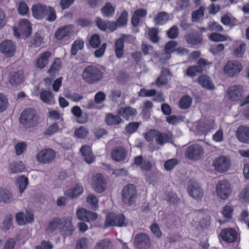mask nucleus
Masks as SVG:
<instances>
[{"label":"nucleus","instance_id":"obj_1","mask_svg":"<svg viewBox=\"0 0 249 249\" xmlns=\"http://www.w3.org/2000/svg\"><path fill=\"white\" fill-rule=\"evenodd\" d=\"M82 76L86 83L95 84L103 79L104 72L98 67L95 65H89L84 68Z\"/></svg>","mask_w":249,"mask_h":249},{"label":"nucleus","instance_id":"obj_2","mask_svg":"<svg viewBox=\"0 0 249 249\" xmlns=\"http://www.w3.org/2000/svg\"><path fill=\"white\" fill-rule=\"evenodd\" d=\"M20 122L27 128L36 126L37 116L35 109L28 108L24 110L20 117Z\"/></svg>","mask_w":249,"mask_h":249},{"label":"nucleus","instance_id":"obj_3","mask_svg":"<svg viewBox=\"0 0 249 249\" xmlns=\"http://www.w3.org/2000/svg\"><path fill=\"white\" fill-rule=\"evenodd\" d=\"M242 64L236 60L228 61L223 67V73L228 77L233 78L237 76L242 71Z\"/></svg>","mask_w":249,"mask_h":249},{"label":"nucleus","instance_id":"obj_4","mask_svg":"<svg viewBox=\"0 0 249 249\" xmlns=\"http://www.w3.org/2000/svg\"><path fill=\"white\" fill-rule=\"evenodd\" d=\"M122 196L124 204L132 205L137 197V190L134 185L129 184L125 186L123 190Z\"/></svg>","mask_w":249,"mask_h":249},{"label":"nucleus","instance_id":"obj_5","mask_svg":"<svg viewBox=\"0 0 249 249\" xmlns=\"http://www.w3.org/2000/svg\"><path fill=\"white\" fill-rule=\"evenodd\" d=\"M204 154L202 147L198 144H193L187 147L185 151V156L188 159L197 160L201 158Z\"/></svg>","mask_w":249,"mask_h":249},{"label":"nucleus","instance_id":"obj_6","mask_svg":"<svg viewBox=\"0 0 249 249\" xmlns=\"http://www.w3.org/2000/svg\"><path fill=\"white\" fill-rule=\"evenodd\" d=\"M216 191L217 195L221 199H227L231 192L230 183L227 180L219 181L216 186Z\"/></svg>","mask_w":249,"mask_h":249},{"label":"nucleus","instance_id":"obj_7","mask_svg":"<svg viewBox=\"0 0 249 249\" xmlns=\"http://www.w3.org/2000/svg\"><path fill=\"white\" fill-rule=\"evenodd\" d=\"M125 217L123 214H116L114 213H109L106 217L105 225L108 226L122 227L125 225Z\"/></svg>","mask_w":249,"mask_h":249},{"label":"nucleus","instance_id":"obj_8","mask_svg":"<svg viewBox=\"0 0 249 249\" xmlns=\"http://www.w3.org/2000/svg\"><path fill=\"white\" fill-rule=\"evenodd\" d=\"M227 94L229 99L234 102L242 100L244 97L243 90L240 85H233L227 89Z\"/></svg>","mask_w":249,"mask_h":249},{"label":"nucleus","instance_id":"obj_9","mask_svg":"<svg viewBox=\"0 0 249 249\" xmlns=\"http://www.w3.org/2000/svg\"><path fill=\"white\" fill-rule=\"evenodd\" d=\"M230 165V160L224 156L216 158L213 163V166L215 170L219 173H224L227 171Z\"/></svg>","mask_w":249,"mask_h":249},{"label":"nucleus","instance_id":"obj_10","mask_svg":"<svg viewBox=\"0 0 249 249\" xmlns=\"http://www.w3.org/2000/svg\"><path fill=\"white\" fill-rule=\"evenodd\" d=\"M16 52V46L11 40H5L0 44V53L6 57L13 56Z\"/></svg>","mask_w":249,"mask_h":249},{"label":"nucleus","instance_id":"obj_11","mask_svg":"<svg viewBox=\"0 0 249 249\" xmlns=\"http://www.w3.org/2000/svg\"><path fill=\"white\" fill-rule=\"evenodd\" d=\"M55 157V152L51 148L42 150L36 156L37 160L42 164H47L52 162Z\"/></svg>","mask_w":249,"mask_h":249},{"label":"nucleus","instance_id":"obj_12","mask_svg":"<svg viewBox=\"0 0 249 249\" xmlns=\"http://www.w3.org/2000/svg\"><path fill=\"white\" fill-rule=\"evenodd\" d=\"M187 191L189 195L196 200L201 199L204 196L203 190L196 182H191Z\"/></svg>","mask_w":249,"mask_h":249},{"label":"nucleus","instance_id":"obj_13","mask_svg":"<svg viewBox=\"0 0 249 249\" xmlns=\"http://www.w3.org/2000/svg\"><path fill=\"white\" fill-rule=\"evenodd\" d=\"M134 243L135 246L140 249L149 247L151 244L148 236L144 232L137 234L134 240Z\"/></svg>","mask_w":249,"mask_h":249},{"label":"nucleus","instance_id":"obj_14","mask_svg":"<svg viewBox=\"0 0 249 249\" xmlns=\"http://www.w3.org/2000/svg\"><path fill=\"white\" fill-rule=\"evenodd\" d=\"M18 31L19 33H18L16 30L14 31L15 36L17 37L20 36V33L26 37H28L31 35V27L27 19H22L19 21Z\"/></svg>","mask_w":249,"mask_h":249},{"label":"nucleus","instance_id":"obj_15","mask_svg":"<svg viewBox=\"0 0 249 249\" xmlns=\"http://www.w3.org/2000/svg\"><path fill=\"white\" fill-rule=\"evenodd\" d=\"M47 8L46 5L38 3L33 5L31 10L33 17L37 19H41L47 15Z\"/></svg>","mask_w":249,"mask_h":249},{"label":"nucleus","instance_id":"obj_16","mask_svg":"<svg viewBox=\"0 0 249 249\" xmlns=\"http://www.w3.org/2000/svg\"><path fill=\"white\" fill-rule=\"evenodd\" d=\"M62 225H61L60 232L64 236H70L74 231V228L71 223V217H65L62 218Z\"/></svg>","mask_w":249,"mask_h":249},{"label":"nucleus","instance_id":"obj_17","mask_svg":"<svg viewBox=\"0 0 249 249\" xmlns=\"http://www.w3.org/2000/svg\"><path fill=\"white\" fill-rule=\"evenodd\" d=\"M127 152L125 149L122 146L115 147L111 152L112 159L117 162L124 160L126 156Z\"/></svg>","mask_w":249,"mask_h":249},{"label":"nucleus","instance_id":"obj_18","mask_svg":"<svg viewBox=\"0 0 249 249\" xmlns=\"http://www.w3.org/2000/svg\"><path fill=\"white\" fill-rule=\"evenodd\" d=\"M221 238L224 241L231 243L234 242L237 238L236 231L232 229H227L222 230L220 233Z\"/></svg>","mask_w":249,"mask_h":249},{"label":"nucleus","instance_id":"obj_19","mask_svg":"<svg viewBox=\"0 0 249 249\" xmlns=\"http://www.w3.org/2000/svg\"><path fill=\"white\" fill-rule=\"evenodd\" d=\"M71 111L77 118V122L80 124H84L88 121V115L86 113L82 112L81 108L78 106H74Z\"/></svg>","mask_w":249,"mask_h":249},{"label":"nucleus","instance_id":"obj_20","mask_svg":"<svg viewBox=\"0 0 249 249\" xmlns=\"http://www.w3.org/2000/svg\"><path fill=\"white\" fill-rule=\"evenodd\" d=\"M238 140L243 142H249V127L245 126H240L236 132Z\"/></svg>","mask_w":249,"mask_h":249},{"label":"nucleus","instance_id":"obj_21","mask_svg":"<svg viewBox=\"0 0 249 249\" xmlns=\"http://www.w3.org/2000/svg\"><path fill=\"white\" fill-rule=\"evenodd\" d=\"M93 187L94 190L98 193H102L105 188V180L100 174L93 177Z\"/></svg>","mask_w":249,"mask_h":249},{"label":"nucleus","instance_id":"obj_22","mask_svg":"<svg viewBox=\"0 0 249 249\" xmlns=\"http://www.w3.org/2000/svg\"><path fill=\"white\" fill-rule=\"evenodd\" d=\"M184 38L188 43L193 45L199 44L202 40L200 34L197 31H194L187 34Z\"/></svg>","mask_w":249,"mask_h":249},{"label":"nucleus","instance_id":"obj_23","mask_svg":"<svg viewBox=\"0 0 249 249\" xmlns=\"http://www.w3.org/2000/svg\"><path fill=\"white\" fill-rule=\"evenodd\" d=\"M73 32V26L68 25L58 28L55 33V36L58 39H61L63 37L69 36Z\"/></svg>","mask_w":249,"mask_h":249},{"label":"nucleus","instance_id":"obj_24","mask_svg":"<svg viewBox=\"0 0 249 249\" xmlns=\"http://www.w3.org/2000/svg\"><path fill=\"white\" fill-rule=\"evenodd\" d=\"M83 192V187L79 183L75 185L74 188L67 190L65 192V195L71 199L80 196Z\"/></svg>","mask_w":249,"mask_h":249},{"label":"nucleus","instance_id":"obj_25","mask_svg":"<svg viewBox=\"0 0 249 249\" xmlns=\"http://www.w3.org/2000/svg\"><path fill=\"white\" fill-rule=\"evenodd\" d=\"M197 81L198 83L203 88H206L209 90L213 89L215 88L212 80L206 75L202 74L200 75L197 78Z\"/></svg>","mask_w":249,"mask_h":249},{"label":"nucleus","instance_id":"obj_26","mask_svg":"<svg viewBox=\"0 0 249 249\" xmlns=\"http://www.w3.org/2000/svg\"><path fill=\"white\" fill-rule=\"evenodd\" d=\"M51 53L49 51H46L41 54L40 57L36 62V66L39 69L44 68L49 62V58L51 57Z\"/></svg>","mask_w":249,"mask_h":249},{"label":"nucleus","instance_id":"obj_27","mask_svg":"<svg viewBox=\"0 0 249 249\" xmlns=\"http://www.w3.org/2000/svg\"><path fill=\"white\" fill-rule=\"evenodd\" d=\"M80 151L82 156L85 158L84 160L86 162L90 164L93 161L94 157L89 146L86 145L83 146L80 149Z\"/></svg>","mask_w":249,"mask_h":249},{"label":"nucleus","instance_id":"obj_28","mask_svg":"<svg viewBox=\"0 0 249 249\" xmlns=\"http://www.w3.org/2000/svg\"><path fill=\"white\" fill-rule=\"evenodd\" d=\"M62 222V218H55L53 219L49 222L47 230L51 233H53L58 230L60 231Z\"/></svg>","mask_w":249,"mask_h":249},{"label":"nucleus","instance_id":"obj_29","mask_svg":"<svg viewBox=\"0 0 249 249\" xmlns=\"http://www.w3.org/2000/svg\"><path fill=\"white\" fill-rule=\"evenodd\" d=\"M171 135L166 133H162L159 131H157L156 137V143L160 146L163 145L164 144L170 142Z\"/></svg>","mask_w":249,"mask_h":249},{"label":"nucleus","instance_id":"obj_30","mask_svg":"<svg viewBox=\"0 0 249 249\" xmlns=\"http://www.w3.org/2000/svg\"><path fill=\"white\" fill-rule=\"evenodd\" d=\"M169 19L168 14L165 12H161L158 13L154 18V21L157 25H163Z\"/></svg>","mask_w":249,"mask_h":249},{"label":"nucleus","instance_id":"obj_31","mask_svg":"<svg viewBox=\"0 0 249 249\" xmlns=\"http://www.w3.org/2000/svg\"><path fill=\"white\" fill-rule=\"evenodd\" d=\"M23 72L18 71L12 74L10 78V83L13 86L20 85L23 80Z\"/></svg>","mask_w":249,"mask_h":249},{"label":"nucleus","instance_id":"obj_32","mask_svg":"<svg viewBox=\"0 0 249 249\" xmlns=\"http://www.w3.org/2000/svg\"><path fill=\"white\" fill-rule=\"evenodd\" d=\"M105 121L108 125H117L119 124L122 119L119 116L114 115L112 113H107L106 115Z\"/></svg>","mask_w":249,"mask_h":249},{"label":"nucleus","instance_id":"obj_33","mask_svg":"<svg viewBox=\"0 0 249 249\" xmlns=\"http://www.w3.org/2000/svg\"><path fill=\"white\" fill-rule=\"evenodd\" d=\"M118 114L126 120H128L129 116L135 115L137 111L136 109L131 107H126L124 108H121L118 111Z\"/></svg>","mask_w":249,"mask_h":249},{"label":"nucleus","instance_id":"obj_34","mask_svg":"<svg viewBox=\"0 0 249 249\" xmlns=\"http://www.w3.org/2000/svg\"><path fill=\"white\" fill-rule=\"evenodd\" d=\"M13 200L12 195L7 190L0 189V201L5 203H10Z\"/></svg>","mask_w":249,"mask_h":249},{"label":"nucleus","instance_id":"obj_35","mask_svg":"<svg viewBox=\"0 0 249 249\" xmlns=\"http://www.w3.org/2000/svg\"><path fill=\"white\" fill-rule=\"evenodd\" d=\"M124 41L122 38L118 39L115 44V52L116 57H122L124 53Z\"/></svg>","mask_w":249,"mask_h":249},{"label":"nucleus","instance_id":"obj_36","mask_svg":"<svg viewBox=\"0 0 249 249\" xmlns=\"http://www.w3.org/2000/svg\"><path fill=\"white\" fill-rule=\"evenodd\" d=\"M25 168L24 165L22 161H15L10 165V171L14 174L21 172Z\"/></svg>","mask_w":249,"mask_h":249},{"label":"nucleus","instance_id":"obj_37","mask_svg":"<svg viewBox=\"0 0 249 249\" xmlns=\"http://www.w3.org/2000/svg\"><path fill=\"white\" fill-rule=\"evenodd\" d=\"M16 184L20 193H22L28 184V179L24 176H20L16 179Z\"/></svg>","mask_w":249,"mask_h":249},{"label":"nucleus","instance_id":"obj_38","mask_svg":"<svg viewBox=\"0 0 249 249\" xmlns=\"http://www.w3.org/2000/svg\"><path fill=\"white\" fill-rule=\"evenodd\" d=\"M113 245L112 242L107 239L100 240L97 243L94 249H112Z\"/></svg>","mask_w":249,"mask_h":249},{"label":"nucleus","instance_id":"obj_39","mask_svg":"<svg viewBox=\"0 0 249 249\" xmlns=\"http://www.w3.org/2000/svg\"><path fill=\"white\" fill-rule=\"evenodd\" d=\"M84 45V41L82 39L76 40L72 44L71 48V54L72 55H76L78 51L83 49Z\"/></svg>","mask_w":249,"mask_h":249},{"label":"nucleus","instance_id":"obj_40","mask_svg":"<svg viewBox=\"0 0 249 249\" xmlns=\"http://www.w3.org/2000/svg\"><path fill=\"white\" fill-rule=\"evenodd\" d=\"M40 97L44 103L51 104L53 102V95L50 91L43 90L40 93Z\"/></svg>","mask_w":249,"mask_h":249},{"label":"nucleus","instance_id":"obj_41","mask_svg":"<svg viewBox=\"0 0 249 249\" xmlns=\"http://www.w3.org/2000/svg\"><path fill=\"white\" fill-rule=\"evenodd\" d=\"M192 101V98L189 95L181 97L179 101V107L181 109H186L190 107Z\"/></svg>","mask_w":249,"mask_h":249},{"label":"nucleus","instance_id":"obj_42","mask_svg":"<svg viewBox=\"0 0 249 249\" xmlns=\"http://www.w3.org/2000/svg\"><path fill=\"white\" fill-rule=\"evenodd\" d=\"M101 11L105 17H108L113 15L115 8L110 2H107L102 8Z\"/></svg>","mask_w":249,"mask_h":249},{"label":"nucleus","instance_id":"obj_43","mask_svg":"<svg viewBox=\"0 0 249 249\" xmlns=\"http://www.w3.org/2000/svg\"><path fill=\"white\" fill-rule=\"evenodd\" d=\"M205 9V7L201 6L198 10L193 11L192 13V21H198L201 17H203Z\"/></svg>","mask_w":249,"mask_h":249},{"label":"nucleus","instance_id":"obj_44","mask_svg":"<svg viewBox=\"0 0 249 249\" xmlns=\"http://www.w3.org/2000/svg\"><path fill=\"white\" fill-rule=\"evenodd\" d=\"M158 33L159 29L157 28H152L149 30V37L153 43H158L160 40V37L158 36Z\"/></svg>","mask_w":249,"mask_h":249},{"label":"nucleus","instance_id":"obj_45","mask_svg":"<svg viewBox=\"0 0 249 249\" xmlns=\"http://www.w3.org/2000/svg\"><path fill=\"white\" fill-rule=\"evenodd\" d=\"M88 133V129L83 126L76 129L74 132L75 136L79 138H84L87 136Z\"/></svg>","mask_w":249,"mask_h":249},{"label":"nucleus","instance_id":"obj_46","mask_svg":"<svg viewBox=\"0 0 249 249\" xmlns=\"http://www.w3.org/2000/svg\"><path fill=\"white\" fill-rule=\"evenodd\" d=\"M177 45V42L176 41L172 40L169 41L166 44L164 50L166 53L170 54L171 53L174 52L176 51L175 48Z\"/></svg>","mask_w":249,"mask_h":249},{"label":"nucleus","instance_id":"obj_47","mask_svg":"<svg viewBox=\"0 0 249 249\" xmlns=\"http://www.w3.org/2000/svg\"><path fill=\"white\" fill-rule=\"evenodd\" d=\"M100 38L97 34H94L91 36L89 40V44L93 48H97L100 45Z\"/></svg>","mask_w":249,"mask_h":249},{"label":"nucleus","instance_id":"obj_48","mask_svg":"<svg viewBox=\"0 0 249 249\" xmlns=\"http://www.w3.org/2000/svg\"><path fill=\"white\" fill-rule=\"evenodd\" d=\"M87 201L92 208L96 209L98 207V200L95 196L92 194L89 195L87 198Z\"/></svg>","mask_w":249,"mask_h":249},{"label":"nucleus","instance_id":"obj_49","mask_svg":"<svg viewBox=\"0 0 249 249\" xmlns=\"http://www.w3.org/2000/svg\"><path fill=\"white\" fill-rule=\"evenodd\" d=\"M46 20L49 22L54 21L56 18V14L54 9L51 6H48L47 8V15Z\"/></svg>","mask_w":249,"mask_h":249},{"label":"nucleus","instance_id":"obj_50","mask_svg":"<svg viewBox=\"0 0 249 249\" xmlns=\"http://www.w3.org/2000/svg\"><path fill=\"white\" fill-rule=\"evenodd\" d=\"M61 61L59 58L55 59L53 64L51 66L50 69L48 70V73L52 74L58 71L61 68Z\"/></svg>","mask_w":249,"mask_h":249},{"label":"nucleus","instance_id":"obj_51","mask_svg":"<svg viewBox=\"0 0 249 249\" xmlns=\"http://www.w3.org/2000/svg\"><path fill=\"white\" fill-rule=\"evenodd\" d=\"M139 125L138 122L130 123L125 126V130L128 133L132 134L137 130Z\"/></svg>","mask_w":249,"mask_h":249},{"label":"nucleus","instance_id":"obj_52","mask_svg":"<svg viewBox=\"0 0 249 249\" xmlns=\"http://www.w3.org/2000/svg\"><path fill=\"white\" fill-rule=\"evenodd\" d=\"M156 90L155 89L148 90L143 88L139 92V96L141 97L153 96L156 94Z\"/></svg>","mask_w":249,"mask_h":249},{"label":"nucleus","instance_id":"obj_53","mask_svg":"<svg viewBox=\"0 0 249 249\" xmlns=\"http://www.w3.org/2000/svg\"><path fill=\"white\" fill-rule=\"evenodd\" d=\"M209 39L213 41H223L227 40V37L221 34L213 33L209 36Z\"/></svg>","mask_w":249,"mask_h":249},{"label":"nucleus","instance_id":"obj_54","mask_svg":"<svg viewBox=\"0 0 249 249\" xmlns=\"http://www.w3.org/2000/svg\"><path fill=\"white\" fill-rule=\"evenodd\" d=\"M179 33L177 26L174 25L167 32L168 37L171 39L176 38L178 36Z\"/></svg>","mask_w":249,"mask_h":249},{"label":"nucleus","instance_id":"obj_55","mask_svg":"<svg viewBox=\"0 0 249 249\" xmlns=\"http://www.w3.org/2000/svg\"><path fill=\"white\" fill-rule=\"evenodd\" d=\"M128 13L126 11H124L119 19L117 21L118 25L120 27L123 26L126 24L127 21Z\"/></svg>","mask_w":249,"mask_h":249},{"label":"nucleus","instance_id":"obj_56","mask_svg":"<svg viewBox=\"0 0 249 249\" xmlns=\"http://www.w3.org/2000/svg\"><path fill=\"white\" fill-rule=\"evenodd\" d=\"M8 104V100L5 96L2 93H0V112L6 109Z\"/></svg>","mask_w":249,"mask_h":249},{"label":"nucleus","instance_id":"obj_57","mask_svg":"<svg viewBox=\"0 0 249 249\" xmlns=\"http://www.w3.org/2000/svg\"><path fill=\"white\" fill-rule=\"evenodd\" d=\"M121 94L122 92L120 90L113 89L110 91L109 96L112 101L117 102L118 99L121 97Z\"/></svg>","mask_w":249,"mask_h":249},{"label":"nucleus","instance_id":"obj_58","mask_svg":"<svg viewBox=\"0 0 249 249\" xmlns=\"http://www.w3.org/2000/svg\"><path fill=\"white\" fill-rule=\"evenodd\" d=\"M246 45L244 43H241L234 51L233 55L236 57H241L242 56L245 50Z\"/></svg>","mask_w":249,"mask_h":249},{"label":"nucleus","instance_id":"obj_59","mask_svg":"<svg viewBox=\"0 0 249 249\" xmlns=\"http://www.w3.org/2000/svg\"><path fill=\"white\" fill-rule=\"evenodd\" d=\"M13 217L11 215L7 216L4 221L2 229L4 231H7L10 229L12 224Z\"/></svg>","mask_w":249,"mask_h":249},{"label":"nucleus","instance_id":"obj_60","mask_svg":"<svg viewBox=\"0 0 249 249\" xmlns=\"http://www.w3.org/2000/svg\"><path fill=\"white\" fill-rule=\"evenodd\" d=\"M183 121V117L180 116L178 118L175 115L169 116L166 118V121L170 124H176L180 121Z\"/></svg>","mask_w":249,"mask_h":249},{"label":"nucleus","instance_id":"obj_61","mask_svg":"<svg viewBox=\"0 0 249 249\" xmlns=\"http://www.w3.org/2000/svg\"><path fill=\"white\" fill-rule=\"evenodd\" d=\"M18 13L21 15H25L28 12L29 9L27 4L23 2L19 3L18 7Z\"/></svg>","mask_w":249,"mask_h":249},{"label":"nucleus","instance_id":"obj_62","mask_svg":"<svg viewBox=\"0 0 249 249\" xmlns=\"http://www.w3.org/2000/svg\"><path fill=\"white\" fill-rule=\"evenodd\" d=\"M15 148L16 154L19 155L26 150V144L24 142H19L15 145Z\"/></svg>","mask_w":249,"mask_h":249},{"label":"nucleus","instance_id":"obj_63","mask_svg":"<svg viewBox=\"0 0 249 249\" xmlns=\"http://www.w3.org/2000/svg\"><path fill=\"white\" fill-rule=\"evenodd\" d=\"M88 247V239L83 238L77 241L76 249H87Z\"/></svg>","mask_w":249,"mask_h":249},{"label":"nucleus","instance_id":"obj_64","mask_svg":"<svg viewBox=\"0 0 249 249\" xmlns=\"http://www.w3.org/2000/svg\"><path fill=\"white\" fill-rule=\"evenodd\" d=\"M240 199L244 201L249 200V187H247L242 190L240 194Z\"/></svg>","mask_w":249,"mask_h":249}]
</instances>
